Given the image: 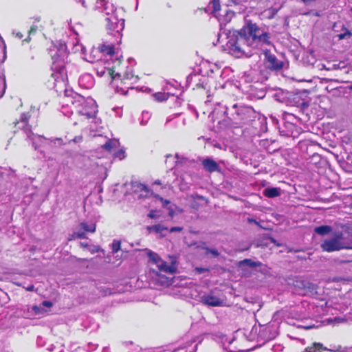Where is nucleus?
Returning <instances> with one entry per match:
<instances>
[{
  "label": "nucleus",
  "instance_id": "31",
  "mask_svg": "<svg viewBox=\"0 0 352 352\" xmlns=\"http://www.w3.org/2000/svg\"><path fill=\"white\" fill-rule=\"evenodd\" d=\"M265 12H267L268 14L267 16V19H272L274 18L278 12V10L274 8H270L266 10Z\"/></svg>",
  "mask_w": 352,
  "mask_h": 352
},
{
  "label": "nucleus",
  "instance_id": "28",
  "mask_svg": "<svg viewBox=\"0 0 352 352\" xmlns=\"http://www.w3.org/2000/svg\"><path fill=\"white\" fill-rule=\"evenodd\" d=\"M37 30V27L36 25L31 26L30 29L28 30V36L27 38H25L24 40H23V42L24 43H29L31 40L30 35L32 34L36 33Z\"/></svg>",
  "mask_w": 352,
  "mask_h": 352
},
{
  "label": "nucleus",
  "instance_id": "35",
  "mask_svg": "<svg viewBox=\"0 0 352 352\" xmlns=\"http://www.w3.org/2000/svg\"><path fill=\"white\" fill-rule=\"evenodd\" d=\"M155 98L158 101H163L166 99L164 94L158 93L154 95Z\"/></svg>",
  "mask_w": 352,
  "mask_h": 352
},
{
  "label": "nucleus",
  "instance_id": "14",
  "mask_svg": "<svg viewBox=\"0 0 352 352\" xmlns=\"http://www.w3.org/2000/svg\"><path fill=\"white\" fill-rule=\"evenodd\" d=\"M176 261H172L168 265L166 261L162 260L159 265L157 266L160 272H166L168 274H173L177 272Z\"/></svg>",
  "mask_w": 352,
  "mask_h": 352
},
{
  "label": "nucleus",
  "instance_id": "13",
  "mask_svg": "<svg viewBox=\"0 0 352 352\" xmlns=\"http://www.w3.org/2000/svg\"><path fill=\"white\" fill-rule=\"evenodd\" d=\"M204 168L208 173L221 172V168L218 163L212 158H206L201 161Z\"/></svg>",
  "mask_w": 352,
  "mask_h": 352
},
{
  "label": "nucleus",
  "instance_id": "12",
  "mask_svg": "<svg viewBox=\"0 0 352 352\" xmlns=\"http://www.w3.org/2000/svg\"><path fill=\"white\" fill-rule=\"evenodd\" d=\"M320 248L323 252H333L341 250L336 234H334L333 238L324 240L321 243Z\"/></svg>",
  "mask_w": 352,
  "mask_h": 352
},
{
  "label": "nucleus",
  "instance_id": "2",
  "mask_svg": "<svg viewBox=\"0 0 352 352\" xmlns=\"http://www.w3.org/2000/svg\"><path fill=\"white\" fill-rule=\"evenodd\" d=\"M235 112L231 114L230 118L232 124L235 127H242L250 124L256 117V111L251 107L233 105Z\"/></svg>",
  "mask_w": 352,
  "mask_h": 352
},
{
  "label": "nucleus",
  "instance_id": "53",
  "mask_svg": "<svg viewBox=\"0 0 352 352\" xmlns=\"http://www.w3.org/2000/svg\"><path fill=\"white\" fill-rule=\"evenodd\" d=\"M309 14H310V12H308L305 13L304 14L305 15H309Z\"/></svg>",
  "mask_w": 352,
  "mask_h": 352
},
{
  "label": "nucleus",
  "instance_id": "24",
  "mask_svg": "<svg viewBox=\"0 0 352 352\" xmlns=\"http://www.w3.org/2000/svg\"><path fill=\"white\" fill-rule=\"evenodd\" d=\"M168 228L165 227L161 224H156L152 226L148 227V230L149 232H155L156 233H161L164 230H167Z\"/></svg>",
  "mask_w": 352,
  "mask_h": 352
},
{
  "label": "nucleus",
  "instance_id": "43",
  "mask_svg": "<svg viewBox=\"0 0 352 352\" xmlns=\"http://www.w3.org/2000/svg\"><path fill=\"white\" fill-rule=\"evenodd\" d=\"M100 250V248L99 246H94V248L91 250V254H95L98 252Z\"/></svg>",
  "mask_w": 352,
  "mask_h": 352
},
{
  "label": "nucleus",
  "instance_id": "32",
  "mask_svg": "<svg viewBox=\"0 0 352 352\" xmlns=\"http://www.w3.org/2000/svg\"><path fill=\"white\" fill-rule=\"evenodd\" d=\"M212 8L214 12H218L221 9L219 0H212Z\"/></svg>",
  "mask_w": 352,
  "mask_h": 352
},
{
  "label": "nucleus",
  "instance_id": "22",
  "mask_svg": "<svg viewBox=\"0 0 352 352\" xmlns=\"http://www.w3.org/2000/svg\"><path fill=\"white\" fill-rule=\"evenodd\" d=\"M133 79H135V81H136L138 80V76L129 72H125L123 74L121 73V77L120 78H117V80H120L121 82L123 83H126V80Z\"/></svg>",
  "mask_w": 352,
  "mask_h": 352
},
{
  "label": "nucleus",
  "instance_id": "29",
  "mask_svg": "<svg viewBox=\"0 0 352 352\" xmlns=\"http://www.w3.org/2000/svg\"><path fill=\"white\" fill-rule=\"evenodd\" d=\"M114 146V144L111 140H109L105 144L102 145V148L109 152H111Z\"/></svg>",
  "mask_w": 352,
  "mask_h": 352
},
{
  "label": "nucleus",
  "instance_id": "54",
  "mask_svg": "<svg viewBox=\"0 0 352 352\" xmlns=\"http://www.w3.org/2000/svg\"><path fill=\"white\" fill-rule=\"evenodd\" d=\"M271 241H272L273 243H275V242H276V241H275L273 238H272V239H271Z\"/></svg>",
  "mask_w": 352,
  "mask_h": 352
},
{
  "label": "nucleus",
  "instance_id": "21",
  "mask_svg": "<svg viewBox=\"0 0 352 352\" xmlns=\"http://www.w3.org/2000/svg\"><path fill=\"white\" fill-rule=\"evenodd\" d=\"M147 256L149 258L150 261L153 263L155 264L157 266L159 265V263L162 260L157 253L154 252L151 250L148 251Z\"/></svg>",
  "mask_w": 352,
  "mask_h": 352
},
{
  "label": "nucleus",
  "instance_id": "47",
  "mask_svg": "<svg viewBox=\"0 0 352 352\" xmlns=\"http://www.w3.org/2000/svg\"><path fill=\"white\" fill-rule=\"evenodd\" d=\"M27 58H28V60L32 61L34 59V56L32 54H28Z\"/></svg>",
  "mask_w": 352,
  "mask_h": 352
},
{
  "label": "nucleus",
  "instance_id": "6",
  "mask_svg": "<svg viewBox=\"0 0 352 352\" xmlns=\"http://www.w3.org/2000/svg\"><path fill=\"white\" fill-rule=\"evenodd\" d=\"M335 234L341 250H352V229L346 228Z\"/></svg>",
  "mask_w": 352,
  "mask_h": 352
},
{
  "label": "nucleus",
  "instance_id": "15",
  "mask_svg": "<svg viewBox=\"0 0 352 352\" xmlns=\"http://www.w3.org/2000/svg\"><path fill=\"white\" fill-rule=\"evenodd\" d=\"M201 301L204 305L212 307H218L223 304V300L221 299L212 294L204 296L201 298Z\"/></svg>",
  "mask_w": 352,
  "mask_h": 352
},
{
  "label": "nucleus",
  "instance_id": "9",
  "mask_svg": "<svg viewBox=\"0 0 352 352\" xmlns=\"http://www.w3.org/2000/svg\"><path fill=\"white\" fill-rule=\"evenodd\" d=\"M31 117L32 113L30 111L22 113L19 120L13 122L14 127L16 130L22 129L26 133H30L32 131V125L30 124L29 122Z\"/></svg>",
  "mask_w": 352,
  "mask_h": 352
},
{
  "label": "nucleus",
  "instance_id": "4",
  "mask_svg": "<svg viewBox=\"0 0 352 352\" xmlns=\"http://www.w3.org/2000/svg\"><path fill=\"white\" fill-rule=\"evenodd\" d=\"M104 7L107 16L104 18L105 28L108 31H115L119 24V20L115 14L116 8L109 2V0H100Z\"/></svg>",
  "mask_w": 352,
  "mask_h": 352
},
{
  "label": "nucleus",
  "instance_id": "48",
  "mask_svg": "<svg viewBox=\"0 0 352 352\" xmlns=\"http://www.w3.org/2000/svg\"><path fill=\"white\" fill-rule=\"evenodd\" d=\"M81 2H82V5L85 7V8H88L89 6V5L88 3H87L86 1L85 0H81Z\"/></svg>",
  "mask_w": 352,
  "mask_h": 352
},
{
  "label": "nucleus",
  "instance_id": "26",
  "mask_svg": "<svg viewBox=\"0 0 352 352\" xmlns=\"http://www.w3.org/2000/svg\"><path fill=\"white\" fill-rule=\"evenodd\" d=\"M343 31L344 32L338 34L339 40L351 38L352 36V32L344 26H343Z\"/></svg>",
  "mask_w": 352,
  "mask_h": 352
},
{
  "label": "nucleus",
  "instance_id": "50",
  "mask_svg": "<svg viewBox=\"0 0 352 352\" xmlns=\"http://www.w3.org/2000/svg\"><path fill=\"white\" fill-rule=\"evenodd\" d=\"M16 36L19 37V38L22 39L23 36L21 32H18V33H16Z\"/></svg>",
  "mask_w": 352,
  "mask_h": 352
},
{
  "label": "nucleus",
  "instance_id": "42",
  "mask_svg": "<svg viewBox=\"0 0 352 352\" xmlns=\"http://www.w3.org/2000/svg\"><path fill=\"white\" fill-rule=\"evenodd\" d=\"M192 197L195 199H199V200H204V197L201 195H199L198 194H195V195H192Z\"/></svg>",
  "mask_w": 352,
  "mask_h": 352
},
{
  "label": "nucleus",
  "instance_id": "1",
  "mask_svg": "<svg viewBox=\"0 0 352 352\" xmlns=\"http://www.w3.org/2000/svg\"><path fill=\"white\" fill-rule=\"evenodd\" d=\"M270 34L252 21H248L245 25L237 32L234 38H231L228 46L230 53L239 56L244 52V47H258L263 44L271 45Z\"/></svg>",
  "mask_w": 352,
  "mask_h": 352
},
{
  "label": "nucleus",
  "instance_id": "40",
  "mask_svg": "<svg viewBox=\"0 0 352 352\" xmlns=\"http://www.w3.org/2000/svg\"><path fill=\"white\" fill-rule=\"evenodd\" d=\"M195 271H196L198 274H202V273H204V272H208V271H209V269H208V268H204V267H196V268H195Z\"/></svg>",
  "mask_w": 352,
  "mask_h": 352
},
{
  "label": "nucleus",
  "instance_id": "17",
  "mask_svg": "<svg viewBox=\"0 0 352 352\" xmlns=\"http://www.w3.org/2000/svg\"><path fill=\"white\" fill-rule=\"evenodd\" d=\"M263 195L268 198H274L280 195V189L276 187L267 188L264 189Z\"/></svg>",
  "mask_w": 352,
  "mask_h": 352
},
{
  "label": "nucleus",
  "instance_id": "30",
  "mask_svg": "<svg viewBox=\"0 0 352 352\" xmlns=\"http://www.w3.org/2000/svg\"><path fill=\"white\" fill-rule=\"evenodd\" d=\"M203 249L206 250V255L211 254L214 257H217L219 255V252L216 249L210 248L208 247H204Z\"/></svg>",
  "mask_w": 352,
  "mask_h": 352
},
{
  "label": "nucleus",
  "instance_id": "52",
  "mask_svg": "<svg viewBox=\"0 0 352 352\" xmlns=\"http://www.w3.org/2000/svg\"><path fill=\"white\" fill-rule=\"evenodd\" d=\"M51 77H52V78L54 80H55L54 74H53V73H52V74H51Z\"/></svg>",
  "mask_w": 352,
  "mask_h": 352
},
{
  "label": "nucleus",
  "instance_id": "46",
  "mask_svg": "<svg viewBox=\"0 0 352 352\" xmlns=\"http://www.w3.org/2000/svg\"><path fill=\"white\" fill-rule=\"evenodd\" d=\"M80 245L83 248H87L89 246V244L87 243H86V242H81L80 243Z\"/></svg>",
  "mask_w": 352,
  "mask_h": 352
},
{
  "label": "nucleus",
  "instance_id": "44",
  "mask_svg": "<svg viewBox=\"0 0 352 352\" xmlns=\"http://www.w3.org/2000/svg\"><path fill=\"white\" fill-rule=\"evenodd\" d=\"M32 310H34L37 314H39L41 312L40 308L36 305L32 307Z\"/></svg>",
  "mask_w": 352,
  "mask_h": 352
},
{
  "label": "nucleus",
  "instance_id": "38",
  "mask_svg": "<svg viewBox=\"0 0 352 352\" xmlns=\"http://www.w3.org/2000/svg\"><path fill=\"white\" fill-rule=\"evenodd\" d=\"M183 227H179V226H175V227H172L169 231L170 232H182L183 230Z\"/></svg>",
  "mask_w": 352,
  "mask_h": 352
},
{
  "label": "nucleus",
  "instance_id": "49",
  "mask_svg": "<svg viewBox=\"0 0 352 352\" xmlns=\"http://www.w3.org/2000/svg\"><path fill=\"white\" fill-rule=\"evenodd\" d=\"M154 185H162V182L160 179L155 180L153 184Z\"/></svg>",
  "mask_w": 352,
  "mask_h": 352
},
{
  "label": "nucleus",
  "instance_id": "23",
  "mask_svg": "<svg viewBox=\"0 0 352 352\" xmlns=\"http://www.w3.org/2000/svg\"><path fill=\"white\" fill-rule=\"evenodd\" d=\"M82 229H83L85 232L94 233L96 230V224L94 223L91 225H88L86 222H82L80 224Z\"/></svg>",
  "mask_w": 352,
  "mask_h": 352
},
{
  "label": "nucleus",
  "instance_id": "3",
  "mask_svg": "<svg viewBox=\"0 0 352 352\" xmlns=\"http://www.w3.org/2000/svg\"><path fill=\"white\" fill-rule=\"evenodd\" d=\"M293 285L296 292L300 296L316 297L318 295V285L302 277H296L294 280Z\"/></svg>",
  "mask_w": 352,
  "mask_h": 352
},
{
  "label": "nucleus",
  "instance_id": "27",
  "mask_svg": "<svg viewBox=\"0 0 352 352\" xmlns=\"http://www.w3.org/2000/svg\"><path fill=\"white\" fill-rule=\"evenodd\" d=\"M111 251L113 254L118 252L121 248V242L118 240H113L111 245Z\"/></svg>",
  "mask_w": 352,
  "mask_h": 352
},
{
  "label": "nucleus",
  "instance_id": "7",
  "mask_svg": "<svg viewBox=\"0 0 352 352\" xmlns=\"http://www.w3.org/2000/svg\"><path fill=\"white\" fill-rule=\"evenodd\" d=\"M63 103L65 106H74L77 109L83 104H85V98L75 92H71L70 94L66 92L63 98Z\"/></svg>",
  "mask_w": 352,
  "mask_h": 352
},
{
  "label": "nucleus",
  "instance_id": "39",
  "mask_svg": "<svg viewBox=\"0 0 352 352\" xmlns=\"http://www.w3.org/2000/svg\"><path fill=\"white\" fill-rule=\"evenodd\" d=\"M157 211L155 210H151L148 214V217L151 219H155L157 217Z\"/></svg>",
  "mask_w": 352,
  "mask_h": 352
},
{
  "label": "nucleus",
  "instance_id": "25",
  "mask_svg": "<svg viewBox=\"0 0 352 352\" xmlns=\"http://www.w3.org/2000/svg\"><path fill=\"white\" fill-rule=\"evenodd\" d=\"M76 239H87V236L85 232H75L69 235L68 237V241H71Z\"/></svg>",
  "mask_w": 352,
  "mask_h": 352
},
{
  "label": "nucleus",
  "instance_id": "19",
  "mask_svg": "<svg viewBox=\"0 0 352 352\" xmlns=\"http://www.w3.org/2000/svg\"><path fill=\"white\" fill-rule=\"evenodd\" d=\"M335 263L338 265H344L347 263H352V254H345L342 256L341 258H337L335 259Z\"/></svg>",
  "mask_w": 352,
  "mask_h": 352
},
{
  "label": "nucleus",
  "instance_id": "5",
  "mask_svg": "<svg viewBox=\"0 0 352 352\" xmlns=\"http://www.w3.org/2000/svg\"><path fill=\"white\" fill-rule=\"evenodd\" d=\"M97 105L94 102H87L76 109L78 114L85 116L87 120H91V123L96 125L101 123V120L96 117L98 113Z\"/></svg>",
  "mask_w": 352,
  "mask_h": 352
},
{
  "label": "nucleus",
  "instance_id": "33",
  "mask_svg": "<svg viewBox=\"0 0 352 352\" xmlns=\"http://www.w3.org/2000/svg\"><path fill=\"white\" fill-rule=\"evenodd\" d=\"M137 187L140 191H144L146 193L150 192V189L144 184L139 183L137 184Z\"/></svg>",
  "mask_w": 352,
  "mask_h": 352
},
{
  "label": "nucleus",
  "instance_id": "41",
  "mask_svg": "<svg viewBox=\"0 0 352 352\" xmlns=\"http://www.w3.org/2000/svg\"><path fill=\"white\" fill-rule=\"evenodd\" d=\"M42 305L44 307H52L53 304L51 301L45 300V301H43Z\"/></svg>",
  "mask_w": 352,
  "mask_h": 352
},
{
  "label": "nucleus",
  "instance_id": "8",
  "mask_svg": "<svg viewBox=\"0 0 352 352\" xmlns=\"http://www.w3.org/2000/svg\"><path fill=\"white\" fill-rule=\"evenodd\" d=\"M96 74L100 77H106L111 80H117V78L121 77V72H116L113 67H106L100 64H98L96 66Z\"/></svg>",
  "mask_w": 352,
  "mask_h": 352
},
{
  "label": "nucleus",
  "instance_id": "55",
  "mask_svg": "<svg viewBox=\"0 0 352 352\" xmlns=\"http://www.w3.org/2000/svg\"><path fill=\"white\" fill-rule=\"evenodd\" d=\"M250 221H254V222H256L255 220H253V219H249Z\"/></svg>",
  "mask_w": 352,
  "mask_h": 352
},
{
  "label": "nucleus",
  "instance_id": "36",
  "mask_svg": "<svg viewBox=\"0 0 352 352\" xmlns=\"http://www.w3.org/2000/svg\"><path fill=\"white\" fill-rule=\"evenodd\" d=\"M52 58L54 60V62H59L60 61L61 63H64V59L61 58V54H58L57 56L56 54L52 56Z\"/></svg>",
  "mask_w": 352,
  "mask_h": 352
},
{
  "label": "nucleus",
  "instance_id": "51",
  "mask_svg": "<svg viewBox=\"0 0 352 352\" xmlns=\"http://www.w3.org/2000/svg\"><path fill=\"white\" fill-rule=\"evenodd\" d=\"M314 15L316 16H320V14L318 12H315Z\"/></svg>",
  "mask_w": 352,
  "mask_h": 352
},
{
  "label": "nucleus",
  "instance_id": "16",
  "mask_svg": "<svg viewBox=\"0 0 352 352\" xmlns=\"http://www.w3.org/2000/svg\"><path fill=\"white\" fill-rule=\"evenodd\" d=\"M98 50L105 55L113 56L115 54V47L113 44L102 43L98 46Z\"/></svg>",
  "mask_w": 352,
  "mask_h": 352
},
{
  "label": "nucleus",
  "instance_id": "37",
  "mask_svg": "<svg viewBox=\"0 0 352 352\" xmlns=\"http://www.w3.org/2000/svg\"><path fill=\"white\" fill-rule=\"evenodd\" d=\"M155 197L156 198H157L158 199H160L162 204H163V206H166L168 204H170V201L167 200V199H164L163 197H160V195H155Z\"/></svg>",
  "mask_w": 352,
  "mask_h": 352
},
{
  "label": "nucleus",
  "instance_id": "10",
  "mask_svg": "<svg viewBox=\"0 0 352 352\" xmlns=\"http://www.w3.org/2000/svg\"><path fill=\"white\" fill-rule=\"evenodd\" d=\"M272 326L267 325H258V327H254L252 331L257 333V340L258 341H268L274 338V335L272 333L271 329Z\"/></svg>",
  "mask_w": 352,
  "mask_h": 352
},
{
  "label": "nucleus",
  "instance_id": "45",
  "mask_svg": "<svg viewBox=\"0 0 352 352\" xmlns=\"http://www.w3.org/2000/svg\"><path fill=\"white\" fill-rule=\"evenodd\" d=\"M34 289V286L33 285H29L28 287L25 288L27 291L32 292Z\"/></svg>",
  "mask_w": 352,
  "mask_h": 352
},
{
  "label": "nucleus",
  "instance_id": "18",
  "mask_svg": "<svg viewBox=\"0 0 352 352\" xmlns=\"http://www.w3.org/2000/svg\"><path fill=\"white\" fill-rule=\"evenodd\" d=\"M314 231L316 233H317L321 236H324V235H326V234L331 232L332 227L330 226H327V225L320 226L316 227L314 229Z\"/></svg>",
  "mask_w": 352,
  "mask_h": 352
},
{
  "label": "nucleus",
  "instance_id": "34",
  "mask_svg": "<svg viewBox=\"0 0 352 352\" xmlns=\"http://www.w3.org/2000/svg\"><path fill=\"white\" fill-rule=\"evenodd\" d=\"M115 157L118 158L119 160H122L125 157V152L124 150L122 149H120L119 151H118L116 153H115Z\"/></svg>",
  "mask_w": 352,
  "mask_h": 352
},
{
  "label": "nucleus",
  "instance_id": "20",
  "mask_svg": "<svg viewBox=\"0 0 352 352\" xmlns=\"http://www.w3.org/2000/svg\"><path fill=\"white\" fill-rule=\"evenodd\" d=\"M243 265H248L250 267H259L261 265V262H255V261H253L252 259L250 258H245L241 261H239V266H243Z\"/></svg>",
  "mask_w": 352,
  "mask_h": 352
},
{
  "label": "nucleus",
  "instance_id": "11",
  "mask_svg": "<svg viewBox=\"0 0 352 352\" xmlns=\"http://www.w3.org/2000/svg\"><path fill=\"white\" fill-rule=\"evenodd\" d=\"M264 56L265 63L269 69L272 71H278L283 67L284 63L282 60H278L274 54L270 53V52H265Z\"/></svg>",
  "mask_w": 352,
  "mask_h": 352
}]
</instances>
